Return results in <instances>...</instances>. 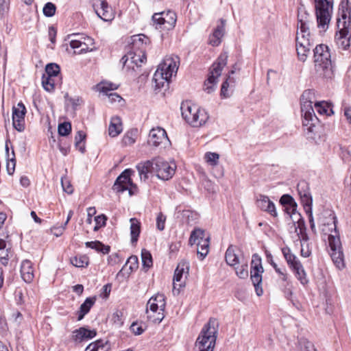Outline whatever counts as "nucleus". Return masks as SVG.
Here are the masks:
<instances>
[{
	"label": "nucleus",
	"instance_id": "1",
	"mask_svg": "<svg viewBox=\"0 0 351 351\" xmlns=\"http://www.w3.org/2000/svg\"><path fill=\"white\" fill-rule=\"evenodd\" d=\"M338 31L335 34V43L341 51H348L350 46L351 9L349 0H341L339 6L337 19Z\"/></svg>",
	"mask_w": 351,
	"mask_h": 351
},
{
	"label": "nucleus",
	"instance_id": "2",
	"mask_svg": "<svg viewBox=\"0 0 351 351\" xmlns=\"http://www.w3.org/2000/svg\"><path fill=\"white\" fill-rule=\"evenodd\" d=\"M314 93L311 90H306L301 96V112L303 116L302 125L306 130L308 138H315V134L319 128V118L315 115L312 106Z\"/></svg>",
	"mask_w": 351,
	"mask_h": 351
},
{
	"label": "nucleus",
	"instance_id": "3",
	"mask_svg": "<svg viewBox=\"0 0 351 351\" xmlns=\"http://www.w3.org/2000/svg\"><path fill=\"white\" fill-rule=\"evenodd\" d=\"M309 21L306 17L304 19L303 16L298 14V29L296 35V50L298 59L302 62H305L313 46V41L311 38L309 31Z\"/></svg>",
	"mask_w": 351,
	"mask_h": 351
},
{
	"label": "nucleus",
	"instance_id": "4",
	"mask_svg": "<svg viewBox=\"0 0 351 351\" xmlns=\"http://www.w3.org/2000/svg\"><path fill=\"white\" fill-rule=\"evenodd\" d=\"M179 64L180 58L177 56L171 55L165 58L153 77L156 88L164 87L165 84L168 85L172 75L177 73Z\"/></svg>",
	"mask_w": 351,
	"mask_h": 351
},
{
	"label": "nucleus",
	"instance_id": "5",
	"mask_svg": "<svg viewBox=\"0 0 351 351\" xmlns=\"http://www.w3.org/2000/svg\"><path fill=\"white\" fill-rule=\"evenodd\" d=\"M315 67L317 73L324 78H331L332 75L330 53L326 45H318L313 50Z\"/></svg>",
	"mask_w": 351,
	"mask_h": 351
},
{
	"label": "nucleus",
	"instance_id": "6",
	"mask_svg": "<svg viewBox=\"0 0 351 351\" xmlns=\"http://www.w3.org/2000/svg\"><path fill=\"white\" fill-rule=\"evenodd\" d=\"M180 110L182 117L193 127H200L208 119V115L205 110L189 101L181 104Z\"/></svg>",
	"mask_w": 351,
	"mask_h": 351
},
{
	"label": "nucleus",
	"instance_id": "7",
	"mask_svg": "<svg viewBox=\"0 0 351 351\" xmlns=\"http://www.w3.org/2000/svg\"><path fill=\"white\" fill-rule=\"evenodd\" d=\"M215 324L216 320L210 319L209 322L204 326L195 342V349L197 351H213L217 332Z\"/></svg>",
	"mask_w": 351,
	"mask_h": 351
},
{
	"label": "nucleus",
	"instance_id": "8",
	"mask_svg": "<svg viewBox=\"0 0 351 351\" xmlns=\"http://www.w3.org/2000/svg\"><path fill=\"white\" fill-rule=\"evenodd\" d=\"M228 58L227 52L221 53L210 68L208 77L204 85V89L207 93L210 94L215 90L217 79L221 75L223 69L227 64Z\"/></svg>",
	"mask_w": 351,
	"mask_h": 351
},
{
	"label": "nucleus",
	"instance_id": "9",
	"mask_svg": "<svg viewBox=\"0 0 351 351\" xmlns=\"http://www.w3.org/2000/svg\"><path fill=\"white\" fill-rule=\"evenodd\" d=\"M314 3L317 26L326 31L332 17L333 0H314Z\"/></svg>",
	"mask_w": 351,
	"mask_h": 351
},
{
	"label": "nucleus",
	"instance_id": "10",
	"mask_svg": "<svg viewBox=\"0 0 351 351\" xmlns=\"http://www.w3.org/2000/svg\"><path fill=\"white\" fill-rule=\"evenodd\" d=\"M282 252L288 265L293 270L297 279L302 285H307L308 283V279L307 278L306 273L298 257L291 253L289 247H283Z\"/></svg>",
	"mask_w": 351,
	"mask_h": 351
},
{
	"label": "nucleus",
	"instance_id": "11",
	"mask_svg": "<svg viewBox=\"0 0 351 351\" xmlns=\"http://www.w3.org/2000/svg\"><path fill=\"white\" fill-rule=\"evenodd\" d=\"M189 241L191 245L194 244L197 245V254L201 259L204 258L208 253L210 243V237H206L205 231L200 228H195L192 231Z\"/></svg>",
	"mask_w": 351,
	"mask_h": 351
},
{
	"label": "nucleus",
	"instance_id": "12",
	"mask_svg": "<svg viewBox=\"0 0 351 351\" xmlns=\"http://www.w3.org/2000/svg\"><path fill=\"white\" fill-rule=\"evenodd\" d=\"M147 143L149 146L159 147L160 151H162V149L165 151L171 144L166 131L160 127L150 130Z\"/></svg>",
	"mask_w": 351,
	"mask_h": 351
},
{
	"label": "nucleus",
	"instance_id": "13",
	"mask_svg": "<svg viewBox=\"0 0 351 351\" xmlns=\"http://www.w3.org/2000/svg\"><path fill=\"white\" fill-rule=\"evenodd\" d=\"M251 265V280L254 286L256 294L261 296L263 293L261 284L262 274L264 271L261 256L257 254H253Z\"/></svg>",
	"mask_w": 351,
	"mask_h": 351
},
{
	"label": "nucleus",
	"instance_id": "14",
	"mask_svg": "<svg viewBox=\"0 0 351 351\" xmlns=\"http://www.w3.org/2000/svg\"><path fill=\"white\" fill-rule=\"evenodd\" d=\"M153 162L154 173L158 178L162 180H168L173 177L176 169V165L174 162H168L160 157L156 158L153 160Z\"/></svg>",
	"mask_w": 351,
	"mask_h": 351
},
{
	"label": "nucleus",
	"instance_id": "15",
	"mask_svg": "<svg viewBox=\"0 0 351 351\" xmlns=\"http://www.w3.org/2000/svg\"><path fill=\"white\" fill-rule=\"evenodd\" d=\"M176 14L173 11L167 10L154 14L152 21L157 28L163 30L172 29L176 23Z\"/></svg>",
	"mask_w": 351,
	"mask_h": 351
},
{
	"label": "nucleus",
	"instance_id": "16",
	"mask_svg": "<svg viewBox=\"0 0 351 351\" xmlns=\"http://www.w3.org/2000/svg\"><path fill=\"white\" fill-rule=\"evenodd\" d=\"M332 222L324 225L322 231L325 234H328V240L330 250H335L341 248L339 232L337 230V220L335 216L331 218Z\"/></svg>",
	"mask_w": 351,
	"mask_h": 351
},
{
	"label": "nucleus",
	"instance_id": "17",
	"mask_svg": "<svg viewBox=\"0 0 351 351\" xmlns=\"http://www.w3.org/2000/svg\"><path fill=\"white\" fill-rule=\"evenodd\" d=\"M26 108L22 102H19L16 106L12 108V124L19 132H23L25 129V115Z\"/></svg>",
	"mask_w": 351,
	"mask_h": 351
},
{
	"label": "nucleus",
	"instance_id": "18",
	"mask_svg": "<svg viewBox=\"0 0 351 351\" xmlns=\"http://www.w3.org/2000/svg\"><path fill=\"white\" fill-rule=\"evenodd\" d=\"M133 171L127 169L124 170L116 179L112 189L117 193H122L128 190L129 186H133L132 181L130 178L131 173Z\"/></svg>",
	"mask_w": 351,
	"mask_h": 351
},
{
	"label": "nucleus",
	"instance_id": "19",
	"mask_svg": "<svg viewBox=\"0 0 351 351\" xmlns=\"http://www.w3.org/2000/svg\"><path fill=\"white\" fill-rule=\"evenodd\" d=\"M297 189L304 208L312 207L313 198L310 193L308 184L306 181H300L298 184Z\"/></svg>",
	"mask_w": 351,
	"mask_h": 351
},
{
	"label": "nucleus",
	"instance_id": "20",
	"mask_svg": "<svg viewBox=\"0 0 351 351\" xmlns=\"http://www.w3.org/2000/svg\"><path fill=\"white\" fill-rule=\"evenodd\" d=\"M146 60V56L143 50H140L138 53L134 51H130L125 55L121 60L123 66L130 67L129 62L135 64L137 67L141 66Z\"/></svg>",
	"mask_w": 351,
	"mask_h": 351
},
{
	"label": "nucleus",
	"instance_id": "21",
	"mask_svg": "<svg viewBox=\"0 0 351 351\" xmlns=\"http://www.w3.org/2000/svg\"><path fill=\"white\" fill-rule=\"evenodd\" d=\"M256 205L261 210L267 212L274 217H277L276 206L267 196L260 195L256 200Z\"/></svg>",
	"mask_w": 351,
	"mask_h": 351
},
{
	"label": "nucleus",
	"instance_id": "22",
	"mask_svg": "<svg viewBox=\"0 0 351 351\" xmlns=\"http://www.w3.org/2000/svg\"><path fill=\"white\" fill-rule=\"evenodd\" d=\"M165 306V295L163 294H157L149 300L147 304L146 312L148 313V308L153 313H156L159 308L163 311Z\"/></svg>",
	"mask_w": 351,
	"mask_h": 351
},
{
	"label": "nucleus",
	"instance_id": "23",
	"mask_svg": "<svg viewBox=\"0 0 351 351\" xmlns=\"http://www.w3.org/2000/svg\"><path fill=\"white\" fill-rule=\"evenodd\" d=\"M21 274L25 282L29 283L33 280L34 277V270L30 261H23L21 265Z\"/></svg>",
	"mask_w": 351,
	"mask_h": 351
},
{
	"label": "nucleus",
	"instance_id": "24",
	"mask_svg": "<svg viewBox=\"0 0 351 351\" xmlns=\"http://www.w3.org/2000/svg\"><path fill=\"white\" fill-rule=\"evenodd\" d=\"M136 169L138 171L141 179L145 181L148 178V173H154L153 160L139 163L136 165Z\"/></svg>",
	"mask_w": 351,
	"mask_h": 351
},
{
	"label": "nucleus",
	"instance_id": "25",
	"mask_svg": "<svg viewBox=\"0 0 351 351\" xmlns=\"http://www.w3.org/2000/svg\"><path fill=\"white\" fill-rule=\"evenodd\" d=\"M189 269V264L186 261L182 260L178 263V265L175 270L174 277H173V288L174 289H176V287L177 286V282H180L183 274H184V273L188 274Z\"/></svg>",
	"mask_w": 351,
	"mask_h": 351
},
{
	"label": "nucleus",
	"instance_id": "26",
	"mask_svg": "<svg viewBox=\"0 0 351 351\" xmlns=\"http://www.w3.org/2000/svg\"><path fill=\"white\" fill-rule=\"evenodd\" d=\"M123 130L122 122L120 117L115 116L111 118L108 127V134L111 137L117 136Z\"/></svg>",
	"mask_w": 351,
	"mask_h": 351
},
{
	"label": "nucleus",
	"instance_id": "27",
	"mask_svg": "<svg viewBox=\"0 0 351 351\" xmlns=\"http://www.w3.org/2000/svg\"><path fill=\"white\" fill-rule=\"evenodd\" d=\"M96 334L97 333L95 330H88L82 327L73 332V339L75 341H82L84 339L93 338Z\"/></svg>",
	"mask_w": 351,
	"mask_h": 351
},
{
	"label": "nucleus",
	"instance_id": "28",
	"mask_svg": "<svg viewBox=\"0 0 351 351\" xmlns=\"http://www.w3.org/2000/svg\"><path fill=\"white\" fill-rule=\"evenodd\" d=\"M235 80L233 77L228 75L226 80L223 82L221 88V96L224 98L230 97L232 93Z\"/></svg>",
	"mask_w": 351,
	"mask_h": 351
},
{
	"label": "nucleus",
	"instance_id": "29",
	"mask_svg": "<svg viewBox=\"0 0 351 351\" xmlns=\"http://www.w3.org/2000/svg\"><path fill=\"white\" fill-rule=\"evenodd\" d=\"M96 301V297L87 298L81 304L79 311L77 312L78 320H81L90 311L91 307Z\"/></svg>",
	"mask_w": 351,
	"mask_h": 351
},
{
	"label": "nucleus",
	"instance_id": "30",
	"mask_svg": "<svg viewBox=\"0 0 351 351\" xmlns=\"http://www.w3.org/2000/svg\"><path fill=\"white\" fill-rule=\"evenodd\" d=\"M225 258L227 264L231 267H235L239 263L238 255L236 254V247L230 245L225 254Z\"/></svg>",
	"mask_w": 351,
	"mask_h": 351
},
{
	"label": "nucleus",
	"instance_id": "31",
	"mask_svg": "<svg viewBox=\"0 0 351 351\" xmlns=\"http://www.w3.org/2000/svg\"><path fill=\"white\" fill-rule=\"evenodd\" d=\"M110 345L108 341L102 339L97 340L90 343L86 348L85 351H109Z\"/></svg>",
	"mask_w": 351,
	"mask_h": 351
},
{
	"label": "nucleus",
	"instance_id": "32",
	"mask_svg": "<svg viewBox=\"0 0 351 351\" xmlns=\"http://www.w3.org/2000/svg\"><path fill=\"white\" fill-rule=\"evenodd\" d=\"M138 137V130L132 128L128 130L123 136L121 140V145L123 147H128L132 145Z\"/></svg>",
	"mask_w": 351,
	"mask_h": 351
},
{
	"label": "nucleus",
	"instance_id": "33",
	"mask_svg": "<svg viewBox=\"0 0 351 351\" xmlns=\"http://www.w3.org/2000/svg\"><path fill=\"white\" fill-rule=\"evenodd\" d=\"M130 221L131 243L134 244L137 242L141 232V223L136 218H131Z\"/></svg>",
	"mask_w": 351,
	"mask_h": 351
},
{
	"label": "nucleus",
	"instance_id": "34",
	"mask_svg": "<svg viewBox=\"0 0 351 351\" xmlns=\"http://www.w3.org/2000/svg\"><path fill=\"white\" fill-rule=\"evenodd\" d=\"M330 254L331 258L337 268L339 269H343L345 267L343 261V254L341 249L335 250L334 251L330 250Z\"/></svg>",
	"mask_w": 351,
	"mask_h": 351
},
{
	"label": "nucleus",
	"instance_id": "35",
	"mask_svg": "<svg viewBox=\"0 0 351 351\" xmlns=\"http://www.w3.org/2000/svg\"><path fill=\"white\" fill-rule=\"evenodd\" d=\"M70 46L71 48L75 49V53L80 54L89 51L88 45L85 42L80 40L71 39L70 40Z\"/></svg>",
	"mask_w": 351,
	"mask_h": 351
},
{
	"label": "nucleus",
	"instance_id": "36",
	"mask_svg": "<svg viewBox=\"0 0 351 351\" xmlns=\"http://www.w3.org/2000/svg\"><path fill=\"white\" fill-rule=\"evenodd\" d=\"M97 15L104 21H111L114 19V13L112 8L106 2V6H101L100 10L96 13Z\"/></svg>",
	"mask_w": 351,
	"mask_h": 351
},
{
	"label": "nucleus",
	"instance_id": "37",
	"mask_svg": "<svg viewBox=\"0 0 351 351\" xmlns=\"http://www.w3.org/2000/svg\"><path fill=\"white\" fill-rule=\"evenodd\" d=\"M60 78L43 75L42 77V84L44 89L48 92L54 90L55 86L60 81Z\"/></svg>",
	"mask_w": 351,
	"mask_h": 351
},
{
	"label": "nucleus",
	"instance_id": "38",
	"mask_svg": "<svg viewBox=\"0 0 351 351\" xmlns=\"http://www.w3.org/2000/svg\"><path fill=\"white\" fill-rule=\"evenodd\" d=\"M266 257L267 262L274 267L275 271L279 274L281 280L283 281H287V274L286 273V269L285 268H279L277 265V264L274 261L272 255L268 252H266Z\"/></svg>",
	"mask_w": 351,
	"mask_h": 351
},
{
	"label": "nucleus",
	"instance_id": "39",
	"mask_svg": "<svg viewBox=\"0 0 351 351\" xmlns=\"http://www.w3.org/2000/svg\"><path fill=\"white\" fill-rule=\"evenodd\" d=\"M87 247L94 249L97 252H102L103 254H108L110 252V246L104 245L99 241H88L85 243Z\"/></svg>",
	"mask_w": 351,
	"mask_h": 351
},
{
	"label": "nucleus",
	"instance_id": "40",
	"mask_svg": "<svg viewBox=\"0 0 351 351\" xmlns=\"http://www.w3.org/2000/svg\"><path fill=\"white\" fill-rule=\"evenodd\" d=\"M141 259L143 268L145 269V271H147L153 265L151 253L148 250L143 249L141 251Z\"/></svg>",
	"mask_w": 351,
	"mask_h": 351
},
{
	"label": "nucleus",
	"instance_id": "41",
	"mask_svg": "<svg viewBox=\"0 0 351 351\" xmlns=\"http://www.w3.org/2000/svg\"><path fill=\"white\" fill-rule=\"evenodd\" d=\"M280 203L283 206H289L291 209V213L295 214V212L297 209V204L295 202L294 199L288 194H285L281 196L280 199Z\"/></svg>",
	"mask_w": 351,
	"mask_h": 351
},
{
	"label": "nucleus",
	"instance_id": "42",
	"mask_svg": "<svg viewBox=\"0 0 351 351\" xmlns=\"http://www.w3.org/2000/svg\"><path fill=\"white\" fill-rule=\"evenodd\" d=\"M86 134L82 131H78L75 137V145L76 149L83 153L85 152Z\"/></svg>",
	"mask_w": 351,
	"mask_h": 351
},
{
	"label": "nucleus",
	"instance_id": "43",
	"mask_svg": "<svg viewBox=\"0 0 351 351\" xmlns=\"http://www.w3.org/2000/svg\"><path fill=\"white\" fill-rule=\"evenodd\" d=\"M315 108L320 115H330L332 113V108L325 101L315 102Z\"/></svg>",
	"mask_w": 351,
	"mask_h": 351
},
{
	"label": "nucleus",
	"instance_id": "44",
	"mask_svg": "<svg viewBox=\"0 0 351 351\" xmlns=\"http://www.w3.org/2000/svg\"><path fill=\"white\" fill-rule=\"evenodd\" d=\"M60 71V66L57 64L49 63L47 64L45 67V73L43 74V75L60 78L58 76Z\"/></svg>",
	"mask_w": 351,
	"mask_h": 351
},
{
	"label": "nucleus",
	"instance_id": "45",
	"mask_svg": "<svg viewBox=\"0 0 351 351\" xmlns=\"http://www.w3.org/2000/svg\"><path fill=\"white\" fill-rule=\"evenodd\" d=\"M128 264H130V266H129V270L130 271L128 272V274H131L133 271L136 270L138 269V257L136 256H134V255H132L131 256H130L125 265L123 266V267L120 270V271L119 272V274H120L121 272H122V271L125 269V267H126V265Z\"/></svg>",
	"mask_w": 351,
	"mask_h": 351
},
{
	"label": "nucleus",
	"instance_id": "46",
	"mask_svg": "<svg viewBox=\"0 0 351 351\" xmlns=\"http://www.w3.org/2000/svg\"><path fill=\"white\" fill-rule=\"evenodd\" d=\"M71 263L77 267H84L88 264V258L86 256H75L71 258Z\"/></svg>",
	"mask_w": 351,
	"mask_h": 351
},
{
	"label": "nucleus",
	"instance_id": "47",
	"mask_svg": "<svg viewBox=\"0 0 351 351\" xmlns=\"http://www.w3.org/2000/svg\"><path fill=\"white\" fill-rule=\"evenodd\" d=\"M300 351H316L313 344L305 338H301L298 341Z\"/></svg>",
	"mask_w": 351,
	"mask_h": 351
},
{
	"label": "nucleus",
	"instance_id": "48",
	"mask_svg": "<svg viewBox=\"0 0 351 351\" xmlns=\"http://www.w3.org/2000/svg\"><path fill=\"white\" fill-rule=\"evenodd\" d=\"M248 265L243 263L240 267H234L237 276L241 279H246L248 277Z\"/></svg>",
	"mask_w": 351,
	"mask_h": 351
},
{
	"label": "nucleus",
	"instance_id": "49",
	"mask_svg": "<svg viewBox=\"0 0 351 351\" xmlns=\"http://www.w3.org/2000/svg\"><path fill=\"white\" fill-rule=\"evenodd\" d=\"M149 43V39L148 37L143 34H139L137 36H134L133 38V45L134 47H140L138 44H141V45H146Z\"/></svg>",
	"mask_w": 351,
	"mask_h": 351
},
{
	"label": "nucleus",
	"instance_id": "50",
	"mask_svg": "<svg viewBox=\"0 0 351 351\" xmlns=\"http://www.w3.org/2000/svg\"><path fill=\"white\" fill-rule=\"evenodd\" d=\"M56 10V5L51 2L47 3L43 10V14L47 17H51L53 16Z\"/></svg>",
	"mask_w": 351,
	"mask_h": 351
},
{
	"label": "nucleus",
	"instance_id": "51",
	"mask_svg": "<svg viewBox=\"0 0 351 351\" xmlns=\"http://www.w3.org/2000/svg\"><path fill=\"white\" fill-rule=\"evenodd\" d=\"M71 131V125L69 122H64L58 125V133L61 136H66Z\"/></svg>",
	"mask_w": 351,
	"mask_h": 351
},
{
	"label": "nucleus",
	"instance_id": "52",
	"mask_svg": "<svg viewBox=\"0 0 351 351\" xmlns=\"http://www.w3.org/2000/svg\"><path fill=\"white\" fill-rule=\"evenodd\" d=\"M61 185L62 186V189L64 192L68 194H72L73 192V186L71 184L70 181L66 177L61 178Z\"/></svg>",
	"mask_w": 351,
	"mask_h": 351
},
{
	"label": "nucleus",
	"instance_id": "53",
	"mask_svg": "<svg viewBox=\"0 0 351 351\" xmlns=\"http://www.w3.org/2000/svg\"><path fill=\"white\" fill-rule=\"evenodd\" d=\"M219 155H204V161L210 166L215 167L218 165Z\"/></svg>",
	"mask_w": 351,
	"mask_h": 351
},
{
	"label": "nucleus",
	"instance_id": "54",
	"mask_svg": "<svg viewBox=\"0 0 351 351\" xmlns=\"http://www.w3.org/2000/svg\"><path fill=\"white\" fill-rule=\"evenodd\" d=\"M117 88V86L112 83H102L99 85V90L101 93H105L106 95L108 94V91L115 90Z\"/></svg>",
	"mask_w": 351,
	"mask_h": 351
},
{
	"label": "nucleus",
	"instance_id": "55",
	"mask_svg": "<svg viewBox=\"0 0 351 351\" xmlns=\"http://www.w3.org/2000/svg\"><path fill=\"white\" fill-rule=\"evenodd\" d=\"M165 221L166 216L162 213H159L156 217V226L159 230L162 231L165 229Z\"/></svg>",
	"mask_w": 351,
	"mask_h": 351
},
{
	"label": "nucleus",
	"instance_id": "56",
	"mask_svg": "<svg viewBox=\"0 0 351 351\" xmlns=\"http://www.w3.org/2000/svg\"><path fill=\"white\" fill-rule=\"evenodd\" d=\"M16 165L15 155H12V158H8L6 169L9 175H12L14 172Z\"/></svg>",
	"mask_w": 351,
	"mask_h": 351
},
{
	"label": "nucleus",
	"instance_id": "57",
	"mask_svg": "<svg viewBox=\"0 0 351 351\" xmlns=\"http://www.w3.org/2000/svg\"><path fill=\"white\" fill-rule=\"evenodd\" d=\"M304 210L308 217L310 228L313 233H316V228L312 213V207H307V208H305Z\"/></svg>",
	"mask_w": 351,
	"mask_h": 351
},
{
	"label": "nucleus",
	"instance_id": "58",
	"mask_svg": "<svg viewBox=\"0 0 351 351\" xmlns=\"http://www.w3.org/2000/svg\"><path fill=\"white\" fill-rule=\"evenodd\" d=\"M10 7V0H0V18H3Z\"/></svg>",
	"mask_w": 351,
	"mask_h": 351
},
{
	"label": "nucleus",
	"instance_id": "59",
	"mask_svg": "<svg viewBox=\"0 0 351 351\" xmlns=\"http://www.w3.org/2000/svg\"><path fill=\"white\" fill-rule=\"evenodd\" d=\"M298 219L297 220L298 226L295 228V232L298 231V229H299V232H302V231L304 232V230H306L304 220L301 217L300 213H298Z\"/></svg>",
	"mask_w": 351,
	"mask_h": 351
},
{
	"label": "nucleus",
	"instance_id": "60",
	"mask_svg": "<svg viewBox=\"0 0 351 351\" xmlns=\"http://www.w3.org/2000/svg\"><path fill=\"white\" fill-rule=\"evenodd\" d=\"M121 258L117 253L111 254L108 258V263L112 265L118 264L121 261Z\"/></svg>",
	"mask_w": 351,
	"mask_h": 351
},
{
	"label": "nucleus",
	"instance_id": "61",
	"mask_svg": "<svg viewBox=\"0 0 351 351\" xmlns=\"http://www.w3.org/2000/svg\"><path fill=\"white\" fill-rule=\"evenodd\" d=\"M130 330L136 335H141L143 332V329L142 326L135 322H134L130 326Z\"/></svg>",
	"mask_w": 351,
	"mask_h": 351
},
{
	"label": "nucleus",
	"instance_id": "62",
	"mask_svg": "<svg viewBox=\"0 0 351 351\" xmlns=\"http://www.w3.org/2000/svg\"><path fill=\"white\" fill-rule=\"evenodd\" d=\"M301 256L303 257H308L311 252V250L308 248V243H304L301 244V251H300Z\"/></svg>",
	"mask_w": 351,
	"mask_h": 351
},
{
	"label": "nucleus",
	"instance_id": "63",
	"mask_svg": "<svg viewBox=\"0 0 351 351\" xmlns=\"http://www.w3.org/2000/svg\"><path fill=\"white\" fill-rule=\"evenodd\" d=\"M56 29L53 26L49 27L48 35L49 38L52 44H54L56 43Z\"/></svg>",
	"mask_w": 351,
	"mask_h": 351
},
{
	"label": "nucleus",
	"instance_id": "64",
	"mask_svg": "<svg viewBox=\"0 0 351 351\" xmlns=\"http://www.w3.org/2000/svg\"><path fill=\"white\" fill-rule=\"evenodd\" d=\"M95 221L96 224L100 226L101 227L105 226L107 221V217L104 215H101L95 217Z\"/></svg>",
	"mask_w": 351,
	"mask_h": 351
}]
</instances>
